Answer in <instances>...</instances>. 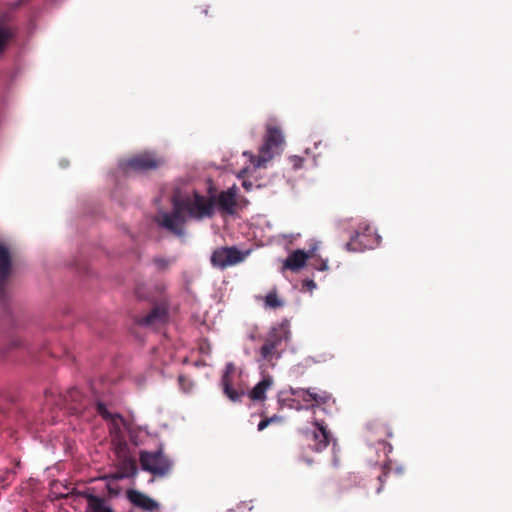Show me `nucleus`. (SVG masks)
<instances>
[{"mask_svg":"<svg viewBox=\"0 0 512 512\" xmlns=\"http://www.w3.org/2000/svg\"><path fill=\"white\" fill-rule=\"evenodd\" d=\"M117 468L127 474L129 478L134 477L137 474L136 460L126 453H121L119 455Z\"/></svg>","mask_w":512,"mask_h":512,"instance_id":"6ab92c4d","label":"nucleus"},{"mask_svg":"<svg viewBox=\"0 0 512 512\" xmlns=\"http://www.w3.org/2000/svg\"><path fill=\"white\" fill-rule=\"evenodd\" d=\"M173 210L171 213L163 212L159 213L155 218L156 223L168 230L169 232L182 236L184 234V223L186 221L185 215L181 210L179 204L173 197Z\"/></svg>","mask_w":512,"mask_h":512,"instance_id":"0eeeda50","label":"nucleus"},{"mask_svg":"<svg viewBox=\"0 0 512 512\" xmlns=\"http://www.w3.org/2000/svg\"><path fill=\"white\" fill-rule=\"evenodd\" d=\"M139 461L142 470L154 476H165L172 468L171 460L163 453L161 448L156 451H141Z\"/></svg>","mask_w":512,"mask_h":512,"instance_id":"39448f33","label":"nucleus"},{"mask_svg":"<svg viewBox=\"0 0 512 512\" xmlns=\"http://www.w3.org/2000/svg\"><path fill=\"white\" fill-rule=\"evenodd\" d=\"M127 498L134 506L145 511H154L159 508L158 503L154 499L137 490H129Z\"/></svg>","mask_w":512,"mask_h":512,"instance_id":"2eb2a0df","label":"nucleus"},{"mask_svg":"<svg viewBox=\"0 0 512 512\" xmlns=\"http://www.w3.org/2000/svg\"><path fill=\"white\" fill-rule=\"evenodd\" d=\"M242 185H243V187H244L247 191H249V190L252 188V186H253L252 182H248V181H243V184H242Z\"/></svg>","mask_w":512,"mask_h":512,"instance_id":"7c9ffc66","label":"nucleus"},{"mask_svg":"<svg viewBox=\"0 0 512 512\" xmlns=\"http://www.w3.org/2000/svg\"><path fill=\"white\" fill-rule=\"evenodd\" d=\"M314 425L316 429L311 434V439L314 443L313 450L321 452L329 445L331 435L323 422L315 421Z\"/></svg>","mask_w":512,"mask_h":512,"instance_id":"ddd939ff","label":"nucleus"},{"mask_svg":"<svg viewBox=\"0 0 512 512\" xmlns=\"http://www.w3.org/2000/svg\"><path fill=\"white\" fill-rule=\"evenodd\" d=\"M368 428L371 431L375 430L376 434L379 436L376 439L378 443H385V439L392 436L391 429L386 425L370 423Z\"/></svg>","mask_w":512,"mask_h":512,"instance_id":"412c9836","label":"nucleus"},{"mask_svg":"<svg viewBox=\"0 0 512 512\" xmlns=\"http://www.w3.org/2000/svg\"><path fill=\"white\" fill-rule=\"evenodd\" d=\"M164 163L163 157L158 156L154 152L145 151L130 157L126 161L125 167L136 172H147L158 169Z\"/></svg>","mask_w":512,"mask_h":512,"instance_id":"6e6552de","label":"nucleus"},{"mask_svg":"<svg viewBox=\"0 0 512 512\" xmlns=\"http://www.w3.org/2000/svg\"><path fill=\"white\" fill-rule=\"evenodd\" d=\"M275 417L263 419L258 424V430H264L272 421H274Z\"/></svg>","mask_w":512,"mask_h":512,"instance_id":"c85d7f7f","label":"nucleus"},{"mask_svg":"<svg viewBox=\"0 0 512 512\" xmlns=\"http://www.w3.org/2000/svg\"><path fill=\"white\" fill-rule=\"evenodd\" d=\"M15 472L13 470H6L3 475H0V482L8 485L14 479Z\"/></svg>","mask_w":512,"mask_h":512,"instance_id":"a878e982","label":"nucleus"},{"mask_svg":"<svg viewBox=\"0 0 512 512\" xmlns=\"http://www.w3.org/2000/svg\"><path fill=\"white\" fill-rule=\"evenodd\" d=\"M234 372V365L228 363L221 379L224 394L233 402H239L244 395L243 391H237L232 387L231 374Z\"/></svg>","mask_w":512,"mask_h":512,"instance_id":"4468645a","label":"nucleus"},{"mask_svg":"<svg viewBox=\"0 0 512 512\" xmlns=\"http://www.w3.org/2000/svg\"><path fill=\"white\" fill-rule=\"evenodd\" d=\"M360 237L359 233H356L354 237L346 244V248L349 251H358L361 249V246L357 244V240Z\"/></svg>","mask_w":512,"mask_h":512,"instance_id":"b1692460","label":"nucleus"},{"mask_svg":"<svg viewBox=\"0 0 512 512\" xmlns=\"http://www.w3.org/2000/svg\"><path fill=\"white\" fill-rule=\"evenodd\" d=\"M167 319V307L164 305H156L147 315L137 318L136 322L141 326L157 328L165 324Z\"/></svg>","mask_w":512,"mask_h":512,"instance_id":"9d476101","label":"nucleus"},{"mask_svg":"<svg viewBox=\"0 0 512 512\" xmlns=\"http://www.w3.org/2000/svg\"><path fill=\"white\" fill-rule=\"evenodd\" d=\"M387 477V473L383 472L381 475L378 476V480L380 481V487L377 489V492L379 493L382 489L383 483L385 481V478Z\"/></svg>","mask_w":512,"mask_h":512,"instance_id":"c756f323","label":"nucleus"},{"mask_svg":"<svg viewBox=\"0 0 512 512\" xmlns=\"http://www.w3.org/2000/svg\"><path fill=\"white\" fill-rule=\"evenodd\" d=\"M97 411L105 419H108L111 416L110 413L107 411L105 405L102 403H97Z\"/></svg>","mask_w":512,"mask_h":512,"instance_id":"bb28decb","label":"nucleus"},{"mask_svg":"<svg viewBox=\"0 0 512 512\" xmlns=\"http://www.w3.org/2000/svg\"><path fill=\"white\" fill-rule=\"evenodd\" d=\"M16 35V29L8 24L0 23V51H2L7 43Z\"/></svg>","mask_w":512,"mask_h":512,"instance_id":"aec40b11","label":"nucleus"},{"mask_svg":"<svg viewBox=\"0 0 512 512\" xmlns=\"http://www.w3.org/2000/svg\"><path fill=\"white\" fill-rule=\"evenodd\" d=\"M266 129L267 133L264 143L259 149L258 156H255L248 151L243 153L244 156L249 158V161L254 168L266 167V164L273 159L275 154L279 153V150L284 143L283 134L278 127L268 124Z\"/></svg>","mask_w":512,"mask_h":512,"instance_id":"f257e3e1","label":"nucleus"},{"mask_svg":"<svg viewBox=\"0 0 512 512\" xmlns=\"http://www.w3.org/2000/svg\"><path fill=\"white\" fill-rule=\"evenodd\" d=\"M305 285L309 288V289H313L316 287V284L312 281V280H308L305 282Z\"/></svg>","mask_w":512,"mask_h":512,"instance_id":"2f4dec72","label":"nucleus"},{"mask_svg":"<svg viewBox=\"0 0 512 512\" xmlns=\"http://www.w3.org/2000/svg\"><path fill=\"white\" fill-rule=\"evenodd\" d=\"M185 381V377L184 376H179V382L180 384H182L183 382Z\"/></svg>","mask_w":512,"mask_h":512,"instance_id":"473e14b6","label":"nucleus"},{"mask_svg":"<svg viewBox=\"0 0 512 512\" xmlns=\"http://www.w3.org/2000/svg\"><path fill=\"white\" fill-rule=\"evenodd\" d=\"M12 271V253L9 247L0 241V297L4 296V287Z\"/></svg>","mask_w":512,"mask_h":512,"instance_id":"9b49d317","label":"nucleus"},{"mask_svg":"<svg viewBox=\"0 0 512 512\" xmlns=\"http://www.w3.org/2000/svg\"><path fill=\"white\" fill-rule=\"evenodd\" d=\"M273 385V378L271 376H265L260 382H258L254 388L250 391L249 397L253 401H264L266 399V392Z\"/></svg>","mask_w":512,"mask_h":512,"instance_id":"a211bd4d","label":"nucleus"},{"mask_svg":"<svg viewBox=\"0 0 512 512\" xmlns=\"http://www.w3.org/2000/svg\"><path fill=\"white\" fill-rule=\"evenodd\" d=\"M179 204L183 214H187L190 218L201 220L211 218L214 215L215 202L212 197H205L197 192L193 196L180 198L174 196Z\"/></svg>","mask_w":512,"mask_h":512,"instance_id":"f03ea898","label":"nucleus"},{"mask_svg":"<svg viewBox=\"0 0 512 512\" xmlns=\"http://www.w3.org/2000/svg\"><path fill=\"white\" fill-rule=\"evenodd\" d=\"M175 261L176 259L174 257L166 258L162 256H156L152 259L153 265L159 272L167 271L171 264H173Z\"/></svg>","mask_w":512,"mask_h":512,"instance_id":"4be33fe9","label":"nucleus"},{"mask_svg":"<svg viewBox=\"0 0 512 512\" xmlns=\"http://www.w3.org/2000/svg\"><path fill=\"white\" fill-rule=\"evenodd\" d=\"M202 13H203V14H205V15H207V13H208L207 9H203V10H202Z\"/></svg>","mask_w":512,"mask_h":512,"instance_id":"72a5a7b5","label":"nucleus"},{"mask_svg":"<svg viewBox=\"0 0 512 512\" xmlns=\"http://www.w3.org/2000/svg\"><path fill=\"white\" fill-rule=\"evenodd\" d=\"M236 193L237 189L235 186L219 193L217 197V204L222 211L228 214H233L235 212Z\"/></svg>","mask_w":512,"mask_h":512,"instance_id":"f3484780","label":"nucleus"},{"mask_svg":"<svg viewBox=\"0 0 512 512\" xmlns=\"http://www.w3.org/2000/svg\"><path fill=\"white\" fill-rule=\"evenodd\" d=\"M248 254L249 251H241L235 246L219 247L212 252L210 262L213 267L224 270L243 262Z\"/></svg>","mask_w":512,"mask_h":512,"instance_id":"423d86ee","label":"nucleus"},{"mask_svg":"<svg viewBox=\"0 0 512 512\" xmlns=\"http://www.w3.org/2000/svg\"><path fill=\"white\" fill-rule=\"evenodd\" d=\"M46 405L65 408L71 414H80L88 406V400L77 388L69 389L64 395H56L53 391L45 393Z\"/></svg>","mask_w":512,"mask_h":512,"instance_id":"7ed1b4c3","label":"nucleus"},{"mask_svg":"<svg viewBox=\"0 0 512 512\" xmlns=\"http://www.w3.org/2000/svg\"><path fill=\"white\" fill-rule=\"evenodd\" d=\"M108 477L110 479H112V480H121V479H124V478H129L127 476V474H125L122 471H120L119 468H117V471L112 473V474H110Z\"/></svg>","mask_w":512,"mask_h":512,"instance_id":"cd10ccee","label":"nucleus"},{"mask_svg":"<svg viewBox=\"0 0 512 512\" xmlns=\"http://www.w3.org/2000/svg\"><path fill=\"white\" fill-rule=\"evenodd\" d=\"M79 495L87 502L85 512H115L108 500L104 497L83 491Z\"/></svg>","mask_w":512,"mask_h":512,"instance_id":"f8f14e48","label":"nucleus"},{"mask_svg":"<svg viewBox=\"0 0 512 512\" xmlns=\"http://www.w3.org/2000/svg\"><path fill=\"white\" fill-rule=\"evenodd\" d=\"M312 266L319 271H326L328 269V262L322 258H317L313 261Z\"/></svg>","mask_w":512,"mask_h":512,"instance_id":"393cba45","label":"nucleus"},{"mask_svg":"<svg viewBox=\"0 0 512 512\" xmlns=\"http://www.w3.org/2000/svg\"><path fill=\"white\" fill-rule=\"evenodd\" d=\"M289 332L283 326L273 327L267 334L264 344L259 350L261 359L272 363L281 357V346L288 340Z\"/></svg>","mask_w":512,"mask_h":512,"instance_id":"20e7f679","label":"nucleus"},{"mask_svg":"<svg viewBox=\"0 0 512 512\" xmlns=\"http://www.w3.org/2000/svg\"><path fill=\"white\" fill-rule=\"evenodd\" d=\"M291 394L307 403L306 409H315L320 405L327 404L332 396L325 390L318 389L316 387L310 388H291Z\"/></svg>","mask_w":512,"mask_h":512,"instance_id":"1a4fd4ad","label":"nucleus"},{"mask_svg":"<svg viewBox=\"0 0 512 512\" xmlns=\"http://www.w3.org/2000/svg\"><path fill=\"white\" fill-rule=\"evenodd\" d=\"M314 257L312 252L306 253L303 250H295L284 261L283 268L294 272L299 271L306 264L309 258Z\"/></svg>","mask_w":512,"mask_h":512,"instance_id":"dca6fc26","label":"nucleus"},{"mask_svg":"<svg viewBox=\"0 0 512 512\" xmlns=\"http://www.w3.org/2000/svg\"><path fill=\"white\" fill-rule=\"evenodd\" d=\"M265 306L271 309H277L284 305V302L278 297L276 289L271 290L265 296Z\"/></svg>","mask_w":512,"mask_h":512,"instance_id":"5701e85b","label":"nucleus"}]
</instances>
